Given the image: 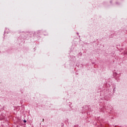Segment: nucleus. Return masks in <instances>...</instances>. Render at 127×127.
Here are the masks:
<instances>
[{"label":"nucleus","instance_id":"nucleus-1","mask_svg":"<svg viewBox=\"0 0 127 127\" xmlns=\"http://www.w3.org/2000/svg\"><path fill=\"white\" fill-rule=\"evenodd\" d=\"M24 123H26V120H24Z\"/></svg>","mask_w":127,"mask_h":127}]
</instances>
